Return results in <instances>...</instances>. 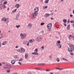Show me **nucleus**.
Wrapping results in <instances>:
<instances>
[{
  "instance_id": "f257e3e1",
  "label": "nucleus",
  "mask_w": 74,
  "mask_h": 74,
  "mask_svg": "<svg viewBox=\"0 0 74 74\" xmlns=\"http://www.w3.org/2000/svg\"><path fill=\"white\" fill-rule=\"evenodd\" d=\"M70 48H68V51L70 52H73V51L74 50V45L73 44H71L70 46Z\"/></svg>"
},
{
  "instance_id": "f03ea898",
  "label": "nucleus",
  "mask_w": 74,
  "mask_h": 74,
  "mask_svg": "<svg viewBox=\"0 0 74 74\" xmlns=\"http://www.w3.org/2000/svg\"><path fill=\"white\" fill-rule=\"evenodd\" d=\"M47 27L48 29V30L49 31H51L52 28V24L50 23L48 24L47 25Z\"/></svg>"
},
{
  "instance_id": "7ed1b4c3",
  "label": "nucleus",
  "mask_w": 74,
  "mask_h": 74,
  "mask_svg": "<svg viewBox=\"0 0 74 74\" xmlns=\"http://www.w3.org/2000/svg\"><path fill=\"white\" fill-rule=\"evenodd\" d=\"M19 51H18L19 52H21V53H24L26 51V50L23 47H21V50L19 49Z\"/></svg>"
},
{
  "instance_id": "20e7f679",
  "label": "nucleus",
  "mask_w": 74,
  "mask_h": 74,
  "mask_svg": "<svg viewBox=\"0 0 74 74\" xmlns=\"http://www.w3.org/2000/svg\"><path fill=\"white\" fill-rule=\"evenodd\" d=\"M15 60H18L19 59V56L18 55H16L14 57Z\"/></svg>"
},
{
  "instance_id": "39448f33",
  "label": "nucleus",
  "mask_w": 74,
  "mask_h": 74,
  "mask_svg": "<svg viewBox=\"0 0 74 74\" xmlns=\"http://www.w3.org/2000/svg\"><path fill=\"white\" fill-rule=\"evenodd\" d=\"M39 10V9L38 7H36L34 9V10L36 12H37Z\"/></svg>"
},
{
  "instance_id": "423d86ee",
  "label": "nucleus",
  "mask_w": 74,
  "mask_h": 74,
  "mask_svg": "<svg viewBox=\"0 0 74 74\" xmlns=\"http://www.w3.org/2000/svg\"><path fill=\"white\" fill-rule=\"evenodd\" d=\"M20 36L22 37H26V34H23V33H21L20 34Z\"/></svg>"
},
{
  "instance_id": "0eeeda50",
  "label": "nucleus",
  "mask_w": 74,
  "mask_h": 74,
  "mask_svg": "<svg viewBox=\"0 0 74 74\" xmlns=\"http://www.w3.org/2000/svg\"><path fill=\"white\" fill-rule=\"evenodd\" d=\"M37 12H34V13H33V14L32 15V16L33 17V18H32V19H34V16H37Z\"/></svg>"
},
{
  "instance_id": "6e6552de",
  "label": "nucleus",
  "mask_w": 74,
  "mask_h": 74,
  "mask_svg": "<svg viewBox=\"0 0 74 74\" xmlns=\"http://www.w3.org/2000/svg\"><path fill=\"white\" fill-rule=\"evenodd\" d=\"M56 45H57L59 48H62V46L60 44L56 43Z\"/></svg>"
},
{
  "instance_id": "1a4fd4ad",
  "label": "nucleus",
  "mask_w": 74,
  "mask_h": 74,
  "mask_svg": "<svg viewBox=\"0 0 74 74\" xmlns=\"http://www.w3.org/2000/svg\"><path fill=\"white\" fill-rule=\"evenodd\" d=\"M28 27H29V28H31V27H32V24L31 23H29L28 25Z\"/></svg>"
},
{
  "instance_id": "9d476101",
  "label": "nucleus",
  "mask_w": 74,
  "mask_h": 74,
  "mask_svg": "<svg viewBox=\"0 0 74 74\" xmlns=\"http://www.w3.org/2000/svg\"><path fill=\"white\" fill-rule=\"evenodd\" d=\"M15 60H12L11 61V63L12 64H15Z\"/></svg>"
},
{
  "instance_id": "9b49d317",
  "label": "nucleus",
  "mask_w": 74,
  "mask_h": 74,
  "mask_svg": "<svg viewBox=\"0 0 74 74\" xmlns=\"http://www.w3.org/2000/svg\"><path fill=\"white\" fill-rule=\"evenodd\" d=\"M19 16V14H18L16 16V18H15V19L16 20H18V18Z\"/></svg>"
},
{
  "instance_id": "f8f14e48",
  "label": "nucleus",
  "mask_w": 74,
  "mask_h": 74,
  "mask_svg": "<svg viewBox=\"0 0 74 74\" xmlns=\"http://www.w3.org/2000/svg\"><path fill=\"white\" fill-rule=\"evenodd\" d=\"M1 21H4L5 22H6L7 21V19L5 17L3 18L2 19Z\"/></svg>"
},
{
  "instance_id": "ddd939ff",
  "label": "nucleus",
  "mask_w": 74,
  "mask_h": 74,
  "mask_svg": "<svg viewBox=\"0 0 74 74\" xmlns=\"http://www.w3.org/2000/svg\"><path fill=\"white\" fill-rule=\"evenodd\" d=\"M32 55H38V54L36 52H34L32 53Z\"/></svg>"
},
{
  "instance_id": "4468645a",
  "label": "nucleus",
  "mask_w": 74,
  "mask_h": 74,
  "mask_svg": "<svg viewBox=\"0 0 74 74\" xmlns=\"http://www.w3.org/2000/svg\"><path fill=\"white\" fill-rule=\"evenodd\" d=\"M34 39H32V40H29V42L30 43H32L33 41H34Z\"/></svg>"
},
{
  "instance_id": "2eb2a0df",
  "label": "nucleus",
  "mask_w": 74,
  "mask_h": 74,
  "mask_svg": "<svg viewBox=\"0 0 74 74\" xmlns=\"http://www.w3.org/2000/svg\"><path fill=\"white\" fill-rule=\"evenodd\" d=\"M29 56V55L27 54H25V58L26 59H27V57Z\"/></svg>"
},
{
  "instance_id": "dca6fc26",
  "label": "nucleus",
  "mask_w": 74,
  "mask_h": 74,
  "mask_svg": "<svg viewBox=\"0 0 74 74\" xmlns=\"http://www.w3.org/2000/svg\"><path fill=\"white\" fill-rule=\"evenodd\" d=\"M19 4H16L15 5V7L16 8H19Z\"/></svg>"
},
{
  "instance_id": "f3484780",
  "label": "nucleus",
  "mask_w": 74,
  "mask_h": 74,
  "mask_svg": "<svg viewBox=\"0 0 74 74\" xmlns=\"http://www.w3.org/2000/svg\"><path fill=\"white\" fill-rule=\"evenodd\" d=\"M6 43H7V41H4L2 42V44L3 45H5V44H6Z\"/></svg>"
},
{
  "instance_id": "a211bd4d",
  "label": "nucleus",
  "mask_w": 74,
  "mask_h": 74,
  "mask_svg": "<svg viewBox=\"0 0 74 74\" xmlns=\"http://www.w3.org/2000/svg\"><path fill=\"white\" fill-rule=\"evenodd\" d=\"M49 15H49V14L46 13L45 14V16L46 17H48V16H49Z\"/></svg>"
},
{
  "instance_id": "6ab92c4d",
  "label": "nucleus",
  "mask_w": 74,
  "mask_h": 74,
  "mask_svg": "<svg viewBox=\"0 0 74 74\" xmlns=\"http://www.w3.org/2000/svg\"><path fill=\"white\" fill-rule=\"evenodd\" d=\"M63 22H64L65 23H66L67 22V20L66 19H64L63 20Z\"/></svg>"
},
{
  "instance_id": "aec40b11",
  "label": "nucleus",
  "mask_w": 74,
  "mask_h": 74,
  "mask_svg": "<svg viewBox=\"0 0 74 74\" xmlns=\"http://www.w3.org/2000/svg\"><path fill=\"white\" fill-rule=\"evenodd\" d=\"M7 66H8V69H10V68H11V66L10 65H7Z\"/></svg>"
},
{
  "instance_id": "412c9836",
  "label": "nucleus",
  "mask_w": 74,
  "mask_h": 74,
  "mask_svg": "<svg viewBox=\"0 0 74 74\" xmlns=\"http://www.w3.org/2000/svg\"><path fill=\"white\" fill-rule=\"evenodd\" d=\"M63 60H65V61H66V62H68V61H69V60L67 59H66L64 58H62Z\"/></svg>"
},
{
  "instance_id": "4be33fe9",
  "label": "nucleus",
  "mask_w": 74,
  "mask_h": 74,
  "mask_svg": "<svg viewBox=\"0 0 74 74\" xmlns=\"http://www.w3.org/2000/svg\"><path fill=\"white\" fill-rule=\"evenodd\" d=\"M70 25H69L67 27V30H69L70 29Z\"/></svg>"
},
{
  "instance_id": "5701e85b",
  "label": "nucleus",
  "mask_w": 74,
  "mask_h": 74,
  "mask_svg": "<svg viewBox=\"0 0 74 74\" xmlns=\"http://www.w3.org/2000/svg\"><path fill=\"white\" fill-rule=\"evenodd\" d=\"M49 0H46L45 1V3H48Z\"/></svg>"
},
{
  "instance_id": "b1692460",
  "label": "nucleus",
  "mask_w": 74,
  "mask_h": 74,
  "mask_svg": "<svg viewBox=\"0 0 74 74\" xmlns=\"http://www.w3.org/2000/svg\"><path fill=\"white\" fill-rule=\"evenodd\" d=\"M49 59H50V60L52 59V56L51 55H50V56H49Z\"/></svg>"
},
{
  "instance_id": "393cba45",
  "label": "nucleus",
  "mask_w": 74,
  "mask_h": 74,
  "mask_svg": "<svg viewBox=\"0 0 74 74\" xmlns=\"http://www.w3.org/2000/svg\"><path fill=\"white\" fill-rule=\"evenodd\" d=\"M45 24V23H42L40 24V25L41 26H42V25H44Z\"/></svg>"
},
{
  "instance_id": "a878e982",
  "label": "nucleus",
  "mask_w": 74,
  "mask_h": 74,
  "mask_svg": "<svg viewBox=\"0 0 74 74\" xmlns=\"http://www.w3.org/2000/svg\"><path fill=\"white\" fill-rule=\"evenodd\" d=\"M16 9H15V10L12 11V12H16Z\"/></svg>"
},
{
  "instance_id": "bb28decb",
  "label": "nucleus",
  "mask_w": 74,
  "mask_h": 74,
  "mask_svg": "<svg viewBox=\"0 0 74 74\" xmlns=\"http://www.w3.org/2000/svg\"><path fill=\"white\" fill-rule=\"evenodd\" d=\"M21 25H16V27H17V28H19V27H20Z\"/></svg>"
},
{
  "instance_id": "cd10ccee",
  "label": "nucleus",
  "mask_w": 74,
  "mask_h": 74,
  "mask_svg": "<svg viewBox=\"0 0 74 74\" xmlns=\"http://www.w3.org/2000/svg\"><path fill=\"white\" fill-rule=\"evenodd\" d=\"M56 60H57V62H59V61H60V60H59V59L58 58H57Z\"/></svg>"
},
{
  "instance_id": "c85d7f7f",
  "label": "nucleus",
  "mask_w": 74,
  "mask_h": 74,
  "mask_svg": "<svg viewBox=\"0 0 74 74\" xmlns=\"http://www.w3.org/2000/svg\"><path fill=\"white\" fill-rule=\"evenodd\" d=\"M60 40H58V41H57V44H60Z\"/></svg>"
},
{
  "instance_id": "c756f323",
  "label": "nucleus",
  "mask_w": 74,
  "mask_h": 74,
  "mask_svg": "<svg viewBox=\"0 0 74 74\" xmlns=\"http://www.w3.org/2000/svg\"><path fill=\"white\" fill-rule=\"evenodd\" d=\"M50 70H51L50 69H47L46 70V71H50Z\"/></svg>"
},
{
  "instance_id": "7c9ffc66",
  "label": "nucleus",
  "mask_w": 74,
  "mask_h": 74,
  "mask_svg": "<svg viewBox=\"0 0 74 74\" xmlns=\"http://www.w3.org/2000/svg\"><path fill=\"white\" fill-rule=\"evenodd\" d=\"M8 68V67H6V66H4L3 67V69H7Z\"/></svg>"
},
{
  "instance_id": "2f4dec72",
  "label": "nucleus",
  "mask_w": 74,
  "mask_h": 74,
  "mask_svg": "<svg viewBox=\"0 0 74 74\" xmlns=\"http://www.w3.org/2000/svg\"><path fill=\"white\" fill-rule=\"evenodd\" d=\"M7 1H5L3 3V4H4V5L6 4H7Z\"/></svg>"
},
{
  "instance_id": "473e14b6",
  "label": "nucleus",
  "mask_w": 74,
  "mask_h": 74,
  "mask_svg": "<svg viewBox=\"0 0 74 74\" xmlns=\"http://www.w3.org/2000/svg\"><path fill=\"white\" fill-rule=\"evenodd\" d=\"M43 64H38V66H42Z\"/></svg>"
},
{
  "instance_id": "72a5a7b5",
  "label": "nucleus",
  "mask_w": 74,
  "mask_h": 74,
  "mask_svg": "<svg viewBox=\"0 0 74 74\" xmlns=\"http://www.w3.org/2000/svg\"><path fill=\"white\" fill-rule=\"evenodd\" d=\"M71 23H73V24L74 23V21H70Z\"/></svg>"
},
{
  "instance_id": "f704fd0d",
  "label": "nucleus",
  "mask_w": 74,
  "mask_h": 74,
  "mask_svg": "<svg viewBox=\"0 0 74 74\" xmlns=\"http://www.w3.org/2000/svg\"><path fill=\"white\" fill-rule=\"evenodd\" d=\"M73 36L71 35H69V37H72Z\"/></svg>"
},
{
  "instance_id": "c9c22d12",
  "label": "nucleus",
  "mask_w": 74,
  "mask_h": 74,
  "mask_svg": "<svg viewBox=\"0 0 74 74\" xmlns=\"http://www.w3.org/2000/svg\"><path fill=\"white\" fill-rule=\"evenodd\" d=\"M44 8H44V9H45V8H48V6H44Z\"/></svg>"
},
{
  "instance_id": "e433bc0d",
  "label": "nucleus",
  "mask_w": 74,
  "mask_h": 74,
  "mask_svg": "<svg viewBox=\"0 0 74 74\" xmlns=\"http://www.w3.org/2000/svg\"><path fill=\"white\" fill-rule=\"evenodd\" d=\"M35 69L36 70H40V69H39V68H35Z\"/></svg>"
},
{
  "instance_id": "4c0bfd02",
  "label": "nucleus",
  "mask_w": 74,
  "mask_h": 74,
  "mask_svg": "<svg viewBox=\"0 0 74 74\" xmlns=\"http://www.w3.org/2000/svg\"><path fill=\"white\" fill-rule=\"evenodd\" d=\"M18 63L20 65H21L22 64V63H21V62H18Z\"/></svg>"
},
{
  "instance_id": "58836bf2",
  "label": "nucleus",
  "mask_w": 74,
  "mask_h": 74,
  "mask_svg": "<svg viewBox=\"0 0 74 74\" xmlns=\"http://www.w3.org/2000/svg\"><path fill=\"white\" fill-rule=\"evenodd\" d=\"M35 51H36V52H37L38 51V49L37 48L36 49H35Z\"/></svg>"
},
{
  "instance_id": "ea45409f",
  "label": "nucleus",
  "mask_w": 74,
  "mask_h": 74,
  "mask_svg": "<svg viewBox=\"0 0 74 74\" xmlns=\"http://www.w3.org/2000/svg\"><path fill=\"white\" fill-rule=\"evenodd\" d=\"M70 54L72 56L73 55H74V53H70Z\"/></svg>"
},
{
  "instance_id": "a19ab883",
  "label": "nucleus",
  "mask_w": 74,
  "mask_h": 74,
  "mask_svg": "<svg viewBox=\"0 0 74 74\" xmlns=\"http://www.w3.org/2000/svg\"><path fill=\"white\" fill-rule=\"evenodd\" d=\"M2 6H3V7L4 8H5V7H5V5H3Z\"/></svg>"
},
{
  "instance_id": "79ce46f5",
  "label": "nucleus",
  "mask_w": 74,
  "mask_h": 74,
  "mask_svg": "<svg viewBox=\"0 0 74 74\" xmlns=\"http://www.w3.org/2000/svg\"><path fill=\"white\" fill-rule=\"evenodd\" d=\"M41 48H42V49H44V47L43 46H42L41 47Z\"/></svg>"
},
{
  "instance_id": "37998d69",
  "label": "nucleus",
  "mask_w": 74,
  "mask_h": 74,
  "mask_svg": "<svg viewBox=\"0 0 74 74\" xmlns=\"http://www.w3.org/2000/svg\"><path fill=\"white\" fill-rule=\"evenodd\" d=\"M22 59L21 58L19 60V61H22Z\"/></svg>"
},
{
  "instance_id": "c03bdc74",
  "label": "nucleus",
  "mask_w": 74,
  "mask_h": 74,
  "mask_svg": "<svg viewBox=\"0 0 74 74\" xmlns=\"http://www.w3.org/2000/svg\"><path fill=\"white\" fill-rule=\"evenodd\" d=\"M41 32H42V33H44V30H42Z\"/></svg>"
},
{
  "instance_id": "a18cd8bd",
  "label": "nucleus",
  "mask_w": 74,
  "mask_h": 74,
  "mask_svg": "<svg viewBox=\"0 0 74 74\" xmlns=\"http://www.w3.org/2000/svg\"><path fill=\"white\" fill-rule=\"evenodd\" d=\"M27 45V46H29V42H28Z\"/></svg>"
},
{
  "instance_id": "49530a36",
  "label": "nucleus",
  "mask_w": 74,
  "mask_h": 74,
  "mask_svg": "<svg viewBox=\"0 0 74 74\" xmlns=\"http://www.w3.org/2000/svg\"><path fill=\"white\" fill-rule=\"evenodd\" d=\"M7 72H8V73H10V70H8L7 71Z\"/></svg>"
},
{
  "instance_id": "de8ad7c7",
  "label": "nucleus",
  "mask_w": 74,
  "mask_h": 74,
  "mask_svg": "<svg viewBox=\"0 0 74 74\" xmlns=\"http://www.w3.org/2000/svg\"><path fill=\"white\" fill-rule=\"evenodd\" d=\"M56 69H58V70H60V69L59 68H56Z\"/></svg>"
},
{
  "instance_id": "09e8293b",
  "label": "nucleus",
  "mask_w": 74,
  "mask_h": 74,
  "mask_svg": "<svg viewBox=\"0 0 74 74\" xmlns=\"http://www.w3.org/2000/svg\"><path fill=\"white\" fill-rule=\"evenodd\" d=\"M0 37H2V35L1 34H0Z\"/></svg>"
},
{
  "instance_id": "8fccbe9b",
  "label": "nucleus",
  "mask_w": 74,
  "mask_h": 74,
  "mask_svg": "<svg viewBox=\"0 0 74 74\" xmlns=\"http://www.w3.org/2000/svg\"><path fill=\"white\" fill-rule=\"evenodd\" d=\"M18 46H16L15 47L16 48H18Z\"/></svg>"
},
{
  "instance_id": "3c124183",
  "label": "nucleus",
  "mask_w": 74,
  "mask_h": 74,
  "mask_svg": "<svg viewBox=\"0 0 74 74\" xmlns=\"http://www.w3.org/2000/svg\"><path fill=\"white\" fill-rule=\"evenodd\" d=\"M2 64H5V62H2Z\"/></svg>"
},
{
  "instance_id": "603ef678",
  "label": "nucleus",
  "mask_w": 74,
  "mask_h": 74,
  "mask_svg": "<svg viewBox=\"0 0 74 74\" xmlns=\"http://www.w3.org/2000/svg\"><path fill=\"white\" fill-rule=\"evenodd\" d=\"M64 26H66V24H64Z\"/></svg>"
},
{
  "instance_id": "864d4df0",
  "label": "nucleus",
  "mask_w": 74,
  "mask_h": 74,
  "mask_svg": "<svg viewBox=\"0 0 74 74\" xmlns=\"http://www.w3.org/2000/svg\"><path fill=\"white\" fill-rule=\"evenodd\" d=\"M70 23V21H69V20H68L67 21V23Z\"/></svg>"
},
{
  "instance_id": "5fc2aeb1",
  "label": "nucleus",
  "mask_w": 74,
  "mask_h": 74,
  "mask_svg": "<svg viewBox=\"0 0 74 74\" xmlns=\"http://www.w3.org/2000/svg\"><path fill=\"white\" fill-rule=\"evenodd\" d=\"M70 16L71 17H72V16H73V15H71V14H70Z\"/></svg>"
},
{
  "instance_id": "6e6d98bb",
  "label": "nucleus",
  "mask_w": 74,
  "mask_h": 74,
  "mask_svg": "<svg viewBox=\"0 0 74 74\" xmlns=\"http://www.w3.org/2000/svg\"><path fill=\"white\" fill-rule=\"evenodd\" d=\"M0 9L1 10H2V8H1V7H0Z\"/></svg>"
},
{
  "instance_id": "4d7b16f0",
  "label": "nucleus",
  "mask_w": 74,
  "mask_h": 74,
  "mask_svg": "<svg viewBox=\"0 0 74 74\" xmlns=\"http://www.w3.org/2000/svg\"><path fill=\"white\" fill-rule=\"evenodd\" d=\"M57 24H58V23H55V26H56V25Z\"/></svg>"
},
{
  "instance_id": "13d9d810",
  "label": "nucleus",
  "mask_w": 74,
  "mask_h": 74,
  "mask_svg": "<svg viewBox=\"0 0 74 74\" xmlns=\"http://www.w3.org/2000/svg\"><path fill=\"white\" fill-rule=\"evenodd\" d=\"M7 65H8V64H7L5 65V66L6 67H7L8 66H7Z\"/></svg>"
},
{
  "instance_id": "bf43d9fd",
  "label": "nucleus",
  "mask_w": 74,
  "mask_h": 74,
  "mask_svg": "<svg viewBox=\"0 0 74 74\" xmlns=\"http://www.w3.org/2000/svg\"><path fill=\"white\" fill-rule=\"evenodd\" d=\"M71 37H69V40H70V39H71Z\"/></svg>"
},
{
  "instance_id": "052dcab7",
  "label": "nucleus",
  "mask_w": 74,
  "mask_h": 74,
  "mask_svg": "<svg viewBox=\"0 0 74 74\" xmlns=\"http://www.w3.org/2000/svg\"><path fill=\"white\" fill-rule=\"evenodd\" d=\"M7 10H10V8H8Z\"/></svg>"
},
{
  "instance_id": "680f3d73",
  "label": "nucleus",
  "mask_w": 74,
  "mask_h": 74,
  "mask_svg": "<svg viewBox=\"0 0 74 74\" xmlns=\"http://www.w3.org/2000/svg\"><path fill=\"white\" fill-rule=\"evenodd\" d=\"M51 20H53V18H51Z\"/></svg>"
},
{
  "instance_id": "e2e57ef3",
  "label": "nucleus",
  "mask_w": 74,
  "mask_h": 74,
  "mask_svg": "<svg viewBox=\"0 0 74 74\" xmlns=\"http://www.w3.org/2000/svg\"><path fill=\"white\" fill-rule=\"evenodd\" d=\"M73 14H74V10H73Z\"/></svg>"
},
{
  "instance_id": "0e129e2a",
  "label": "nucleus",
  "mask_w": 74,
  "mask_h": 74,
  "mask_svg": "<svg viewBox=\"0 0 74 74\" xmlns=\"http://www.w3.org/2000/svg\"><path fill=\"white\" fill-rule=\"evenodd\" d=\"M1 66V64L0 63V66Z\"/></svg>"
},
{
  "instance_id": "69168bd1",
  "label": "nucleus",
  "mask_w": 74,
  "mask_h": 74,
  "mask_svg": "<svg viewBox=\"0 0 74 74\" xmlns=\"http://www.w3.org/2000/svg\"><path fill=\"white\" fill-rule=\"evenodd\" d=\"M0 47H1V43H0Z\"/></svg>"
},
{
  "instance_id": "338daca9",
  "label": "nucleus",
  "mask_w": 74,
  "mask_h": 74,
  "mask_svg": "<svg viewBox=\"0 0 74 74\" xmlns=\"http://www.w3.org/2000/svg\"><path fill=\"white\" fill-rule=\"evenodd\" d=\"M26 44V43H23V44Z\"/></svg>"
},
{
  "instance_id": "774afa93",
  "label": "nucleus",
  "mask_w": 74,
  "mask_h": 74,
  "mask_svg": "<svg viewBox=\"0 0 74 74\" xmlns=\"http://www.w3.org/2000/svg\"><path fill=\"white\" fill-rule=\"evenodd\" d=\"M50 74H53V73H50Z\"/></svg>"
}]
</instances>
